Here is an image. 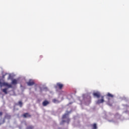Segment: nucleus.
Returning a JSON list of instances; mask_svg holds the SVG:
<instances>
[{
  "label": "nucleus",
  "instance_id": "nucleus-1",
  "mask_svg": "<svg viewBox=\"0 0 129 129\" xmlns=\"http://www.w3.org/2000/svg\"><path fill=\"white\" fill-rule=\"evenodd\" d=\"M0 86L1 87H3V86H6V87H7V88H5L2 90L3 92H4L5 94H8V89H9V88H13V86H12L11 84H9V83L6 82L2 83L1 81Z\"/></svg>",
  "mask_w": 129,
  "mask_h": 129
},
{
  "label": "nucleus",
  "instance_id": "nucleus-2",
  "mask_svg": "<svg viewBox=\"0 0 129 129\" xmlns=\"http://www.w3.org/2000/svg\"><path fill=\"white\" fill-rule=\"evenodd\" d=\"M55 87V88H59L61 90L64 87V85L60 83H57Z\"/></svg>",
  "mask_w": 129,
  "mask_h": 129
},
{
  "label": "nucleus",
  "instance_id": "nucleus-3",
  "mask_svg": "<svg viewBox=\"0 0 129 129\" xmlns=\"http://www.w3.org/2000/svg\"><path fill=\"white\" fill-rule=\"evenodd\" d=\"M104 102V97L102 96L101 97V99H99L97 101L96 104H100V103H103Z\"/></svg>",
  "mask_w": 129,
  "mask_h": 129
},
{
  "label": "nucleus",
  "instance_id": "nucleus-4",
  "mask_svg": "<svg viewBox=\"0 0 129 129\" xmlns=\"http://www.w3.org/2000/svg\"><path fill=\"white\" fill-rule=\"evenodd\" d=\"M27 84L28 86H33V85H35V82L33 80H30L27 83Z\"/></svg>",
  "mask_w": 129,
  "mask_h": 129
},
{
  "label": "nucleus",
  "instance_id": "nucleus-5",
  "mask_svg": "<svg viewBox=\"0 0 129 129\" xmlns=\"http://www.w3.org/2000/svg\"><path fill=\"white\" fill-rule=\"evenodd\" d=\"M93 95L94 96V97H97V98H99V97H100V93L95 92L93 94Z\"/></svg>",
  "mask_w": 129,
  "mask_h": 129
},
{
  "label": "nucleus",
  "instance_id": "nucleus-6",
  "mask_svg": "<svg viewBox=\"0 0 129 129\" xmlns=\"http://www.w3.org/2000/svg\"><path fill=\"white\" fill-rule=\"evenodd\" d=\"M69 114H70V111H67L66 113L62 115V119H64V118H66V117H67Z\"/></svg>",
  "mask_w": 129,
  "mask_h": 129
},
{
  "label": "nucleus",
  "instance_id": "nucleus-7",
  "mask_svg": "<svg viewBox=\"0 0 129 129\" xmlns=\"http://www.w3.org/2000/svg\"><path fill=\"white\" fill-rule=\"evenodd\" d=\"M23 116L24 117V118H27L28 117H31L32 116L31 114H29V113H25L23 114Z\"/></svg>",
  "mask_w": 129,
  "mask_h": 129
},
{
  "label": "nucleus",
  "instance_id": "nucleus-8",
  "mask_svg": "<svg viewBox=\"0 0 129 129\" xmlns=\"http://www.w3.org/2000/svg\"><path fill=\"white\" fill-rule=\"evenodd\" d=\"M64 122H67V123H68V124H69V123L70 122V118H68L66 120H62L61 121V124H63V123H64Z\"/></svg>",
  "mask_w": 129,
  "mask_h": 129
},
{
  "label": "nucleus",
  "instance_id": "nucleus-9",
  "mask_svg": "<svg viewBox=\"0 0 129 129\" xmlns=\"http://www.w3.org/2000/svg\"><path fill=\"white\" fill-rule=\"evenodd\" d=\"M49 103V101L47 100H45L42 102V105L43 106H47V105H48Z\"/></svg>",
  "mask_w": 129,
  "mask_h": 129
},
{
  "label": "nucleus",
  "instance_id": "nucleus-10",
  "mask_svg": "<svg viewBox=\"0 0 129 129\" xmlns=\"http://www.w3.org/2000/svg\"><path fill=\"white\" fill-rule=\"evenodd\" d=\"M12 84H13V85H16V84H18V81L16 79H14L12 81Z\"/></svg>",
  "mask_w": 129,
  "mask_h": 129
},
{
  "label": "nucleus",
  "instance_id": "nucleus-11",
  "mask_svg": "<svg viewBox=\"0 0 129 129\" xmlns=\"http://www.w3.org/2000/svg\"><path fill=\"white\" fill-rule=\"evenodd\" d=\"M107 96H108V97H111V98H113V95L110 94V93H107Z\"/></svg>",
  "mask_w": 129,
  "mask_h": 129
},
{
  "label": "nucleus",
  "instance_id": "nucleus-12",
  "mask_svg": "<svg viewBox=\"0 0 129 129\" xmlns=\"http://www.w3.org/2000/svg\"><path fill=\"white\" fill-rule=\"evenodd\" d=\"M52 102H53V103H59L60 102L58 100L56 99H53L52 100Z\"/></svg>",
  "mask_w": 129,
  "mask_h": 129
},
{
  "label": "nucleus",
  "instance_id": "nucleus-13",
  "mask_svg": "<svg viewBox=\"0 0 129 129\" xmlns=\"http://www.w3.org/2000/svg\"><path fill=\"white\" fill-rule=\"evenodd\" d=\"M5 118H7V119H11V115L9 114H6L5 116Z\"/></svg>",
  "mask_w": 129,
  "mask_h": 129
},
{
  "label": "nucleus",
  "instance_id": "nucleus-14",
  "mask_svg": "<svg viewBox=\"0 0 129 129\" xmlns=\"http://www.w3.org/2000/svg\"><path fill=\"white\" fill-rule=\"evenodd\" d=\"M92 126L93 129H97V126L96 125V123H94L92 125Z\"/></svg>",
  "mask_w": 129,
  "mask_h": 129
},
{
  "label": "nucleus",
  "instance_id": "nucleus-15",
  "mask_svg": "<svg viewBox=\"0 0 129 129\" xmlns=\"http://www.w3.org/2000/svg\"><path fill=\"white\" fill-rule=\"evenodd\" d=\"M19 105H20V107H22V106H23V102H22V101H20L19 102Z\"/></svg>",
  "mask_w": 129,
  "mask_h": 129
},
{
  "label": "nucleus",
  "instance_id": "nucleus-16",
  "mask_svg": "<svg viewBox=\"0 0 129 129\" xmlns=\"http://www.w3.org/2000/svg\"><path fill=\"white\" fill-rule=\"evenodd\" d=\"M34 128V126H29L28 127H27V129H33Z\"/></svg>",
  "mask_w": 129,
  "mask_h": 129
},
{
  "label": "nucleus",
  "instance_id": "nucleus-17",
  "mask_svg": "<svg viewBox=\"0 0 129 129\" xmlns=\"http://www.w3.org/2000/svg\"><path fill=\"white\" fill-rule=\"evenodd\" d=\"M2 115H3V112H0V116H2Z\"/></svg>",
  "mask_w": 129,
  "mask_h": 129
},
{
  "label": "nucleus",
  "instance_id": "nucleus-18",
  "mask_svg": "<svg viewBox=\"0 0 129 129\" xmlns=\"http://www.w3.org/2000/svg\"><path fill=\"white\" fill-rule=\"evenodd\" d=\"M11 78V75L9 76V77L8 78V79H10Z\"/></svg>",
  "mask_w": 129,
  "mask_h": 129
},
{
  "label": "nucleus",
  "instance_id": "nucleus-19",
  "mask_svg": "<svg viewBox=\"0 0 129 129\" xmlns=\"http://www.w3.org/2000/svg\"><path fill=\"white\" fill-rule=\"evenodd\" d=\"M40 58H42V56H40Z\"/></svg>",
  "mask_w": 129,
  "mask_h": 129
},
{
  "label": "nucleus",
  "instance_id": "nucleus-20",
  "mask_svg": "<svg viewBox=\"0 0 129 129\" xmlns=\"http://www.w3.org/2000/svg\"><path fill=\"white\" fill-rule=\"evenodd\" d=\"M108 100H109V98H108Z\"/></svg>",
  "mask_w": 129,
  "mask_h": 129
},
{
  "label": "nucleus",
  "instance_id": "nucleus-21",
  "mask_svg": "<svg viewBox=\"0 0 129 129\" xmlns=\"http://www.w3.org/2000/svg\"><path fill=\"white\" fill-rule=\"evenodd\" d=\"M110 106H111L112 105L111 104V105H110Z\"/></svg>",
  "mask_w": 129,
  "mask_h": 129
}]
</instances>
